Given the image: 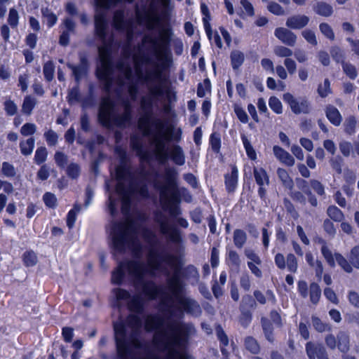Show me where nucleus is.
Segmentation results:
<instances>
[{
    "mask_svg": "<svg viewBox=\"0 0 359 359\" xmlns=\"http://www.w3.org/2000/svg\"><path fill=\"white\" fill-rule=\"evenodd\" d=\"M278 175L280 180L282 181L284 186L287 188L291 189L293 185V182L292 179L288 175L287 172L281 168H278L277 170Z\"/></svg>",
    "mask_w": 359,
    "mask_h": 359,
    "instance_id": "obj_44",
    "label": "nucleus"
},
{
    "mask_svg": "<svg viewBox=\"0 0 359 359\" xmlns=\"http://www.w3.org/2000/svg\"><path fill=\"white\" fill-rule=\"evenodd\" d=\"M211 88L210 81L208 79H205L203 83H199L197 87V95L199 97H203L206 91H210Z\"/></svg>",
    "mask_w": 359,
    "mask_h": 359,
    "instance_id": "obj_45",
    "label": "nucleus"
},
{
    "mask_svg": "<svg viewBox=\"0 0 359 359\" xmlns=\"http://www.w3.org/2000/svg\"><path fill=\"white\" fill-rule=\"evenodd\" d=\"M344 74L351 79H355L358 76L355 67L349 62H343L341 65Z\"/></svg>",
    "mask_w": 359,
    "mask_h": 359,
    "instance_id": "obj_39",
    "label": "nucleus"
},
{
    "mask_svg": "<svg viewBox=\"0 0 359 359\" xmlns=\"http://www.w3.org/2000/svg\"><path fill=\"white\" fill-rule=\"evenodd\" d=\"M325 112L326 117L332 124L335 126H340L342 121V116L337 107L329 104L325 107Z\"/></svg>",
    "mask_w": 359,
    "mask_h": 359,
    "instance_id": "obj_19",
    "label": "nucleus"
},
{
    "mask_svg": "<svg viewBox=\"0 0 359 359\" xmlns=\"http://www.w3.org/2000/svg\"><path fill=\"white\" fill-rule=\"evenodd\" d=\"M247 235L245 232L241 229H236L233 232V243L236 247L241 248L245 243Z\"/></svg>",
    "mask_w": 359,
    "mask_h": 359,
    "instance_id": "obj_30",
    "label": "nucleus"
},
{
    "mask_svg": "<svg viewBox=\"0 0 359 359\" xmlns=\"http://www.w3.org/2000/svg\"><path fill=\"white\" fill-rule=\"evenodd\" d=\"M128 306L132 311L139 313L143 309L144 300L139 295L133 296L128 302Z\"/></svg>",
    "mask_w": 359,
    "mask_h": 359,
    "instance_id": "obj_25",
    "label": "nucleus"
},
{
    "mask_svg": "<svg viewBox=\"0 0 359 359\" xmlns=\"http://www.w3.org/2000/svg\"><path fill=\"white\" fill-rule=\"evenodd\" d=\"M320 32L331 41L334 40L335 36L332 27L326 22H322L319 25Z\"/></svg>",
    "mask_w": 359,
    "mask_h": 359,
    "instance_id": "obj_46",
    "label": "nucleus"
},
{
    "mask_svg": "<svg viewBox=\"0 0 359 359\" xmlns=\"http://www.w3.org/2000/svg\"><path fill=\"white\" fill-rule=\"evenodd\" d=\"M173 32L172 28L170 27L163 28L161 32V40L158 43L156 38L144 36L142 41L143 43L149 42L152 44L154 48V54L157 60L161 62L162 65H165V62L170 59L171 53L170 50V43L172 40Z\"/></svg>",
    "mask_w": 359,
    "mask_h": 359,
    "instance_id": "obj_6",
    "label": "nucleus"
},
{
    "mask_svg": "<svg viewBox=\"0 0 359 359\" xmlns=\"http://www.w3.org/2000/svg\"><path fill=\"white\" fill-rule=\"evenodd\" d=\"M95 34L102 41H104L107 36L108 22L105 11L96 9L94 15Z\"/></svg>",
    "mask_w": 359,
    "mask_h": 359,
    "instance_id": "obj_12",
    "label": "nucleus"
},
{
    "mask_svg": "<svg viewBox=\"0 0 359 359\" xmlns=\"http://www.w3.org/2000/svg\"><path fill=\"white\" fill-rule=\"evenodd\" d=\"M43 200L46 205L50 208H54L57 205L56 196L50 192H46L43 196Z\"/></svg>",
    "mask_w": 359,
    "mask_h": 359,
    "instance_id": "obj_54",
    "label": "nucleus"
},
{
    "mask_svg": "<svg viewBox=\"0 0 359 359\" xmlns=\"http://www.w3.org/2000/svg\"><path fill=\"white\" fill-rule=\"evenodd\" d=\"M43 135L48 146H55L57 144L58 136L54 130L49 129Z\"/></svg>",
    "mask_w": 359,
    "mask_h": 359,
    "instance_id": "obj_50",
    "label": "nucleus"
},
{
    "mask_svg": "<svg viewBox=\"0 0 359 359\" xmlns=\"http://www.w3.org/2000/svg\"><path fill=\"white\" fill-rule=\"evenodd\" d=\"M4 110L8 116H12L16 114L18 111L17 104L11 100H6L4 103Z\"/></svg>",
    "mask_w": 359,
    "mask_h": 359,
    "instance_id": "obj_48",
    "label": "nucleus"
},
{
    "mask_svg": "<svg viewBox=\"0 0 359 359\" xmlns=\"http://www.w3.org/2000/svg\"><path fill=\"white\" fill-rule=\"evenodd\" d=\"M234 112L239 119V121L243 123H246L248 121V116L245 111L238 104H234L233 106Z\"/></svg>",
    "mask_w": 359,
    "mask_h": 359,
    "instance_id": "obj_53",
    "label": "nucleus"
},
{
    "mask_svg": "<svg viewBox=\"0 0 359 359\" xmlns=\"http://www.w3.org/2000/svg\"><path fill=\"white\" fill-rule=\"evenodd\" d=\"M113 296L115 297L117 302L118 301H127L130 299V294L125 290L116 288L112 290Z\"/></svg>",
    "mask_w": 359,
    "mask_h": 359,
    "instance_id": "obj_52",
    "label": "nucleus"
},
{
    "mask_svg": "<svg viewBox=\"0 0 359 359\" xmlns=\"http://www.w3.org/2000/svg\"><path fill=\"white\" fill-rule=\"evenodd\" d=\"M149 95L155 97L158 100V98L163 96L165 91L161 83H149L147 85Z\"/></svg>",
    "mask_w": 359,
    "mask_h": 359,
    "instance_id": "obj_28",
    "label": "nucleus"
},
{
    "mask_svg": "<svg viewBox=\"0 0 359 359\" xmlns=\"http://www.w3.org/2000/svg\"><path fill=\"white\" fill-rule=\"evenodd\" d=\"M100 67L96 69L97 77H104L113 75V65L108 50L104 47L99 48Z\"/></svg>",
    "mask_w": 359,
    "mask_h": 359,
    "instance_id": "obj_13",
    "label": "nucleus"
},
{
    "mask_svg": "<svg viewBox=\"0 0 359 359\" xmlns=\"http://www.w3.org/2000/svg\"><path fill=\"white\" fill-rule=\"evenodd\" d=\"M330 52L332 59L337 63H341L342 65L343 62H345L344 51L339 46H332L330 48Z\"/></svg>",
    "mask_w": 359,
    "mask_h": 359,
    "instance_id": "obj_32",
    "label": "nucleus"
},
{
    "mask_svg": "<svg viewBox=\"0 0 359 359\" xmlns=\"http://www.w3.org/2000/svg\"><path fill=\"white\" fill-rule=\"evenodd\" d=\"M43 73L45 79L48 82H50L53 79L55 74V65L53 61L49 60L43 65Z\"/></svg>",
    "mask_w": 359,
    "mask_h": 359,
    "instance_id": "obj_31",
    "label": "nucleus"
},
{
    "mask_svg": "<svg viewBox=\"0 0 359 359\" xmlns=\"http://www.w3.org/2000/svg\"><path fill=\"white\" fill-rule=\"evenodd\" d=\"M245 348L252 353H258L259 346L256 340L252 337H248L245 340Z\"/></svg>",
    "mask_w": 359,
    "mask_h": 359,
    "instance_id": "obj_55",
    "label": "nucleus"
},
{
    "mask_svg": "<svg viewBox=\"0 0 359 359\" xmlns=\"http://www.w3.org/2000/svg\"><path fill=\"white\" fill-rule=\"evenodd\" d=\"M328 216L335 222H341L344 219L342 212L336 206H330L327 209Z\"/></svg>",
    "mask_w": 359,
    "mask_h": 359,
    "instance_id": "obj_41",
    "label": "nucleus"
},
{
    "mask_svg": "<svg viewBox=\"0 0 359 359\" xmlns=\"http://www.w3.org/2000/svg\"><path fill=\"white\" fill-rule=\"evenodd\" d=\"M316 13L324 17H329L333 13V8L330 4L320 1L317 2L313 7Z\"/></svg>",
    "mask_w": 359,
    "mask_h": 359,
    "instance_id": "obj_21",
    "label": "nucleus"
},
{
    "mask_svg": "<svg viewBox=\"0 0 359 359\" xmlns=\"http://www.w3.org/2000/svg\"><path fill=\"white\" fill-rule=\"evenodd\" d=\"M230 57L233 69H238L243 65L245 60L244 54L240 50L232 51Z\"/></svg>",
    "mask_w": 359,
    "mask_h": 359,
    "instance_id": "obj_26",
    "label": "nucleus"
},
{
    "mask_svg": "<svg viewBox=\"0 0 359 359\" xmlns=\"http://www.w3.org/2000/svg\"><path fill=\"white\" fill-rule=\"evenodd\" d=\"M116 67L121 74L118 79V84L122 86L125 84V80L128 81V93L131 100H136L138 94V87L136 83H133V70L131 65L121 60L117 62Z\"/></svg>",
    "mask_w": 359,
    "mask_h": 359,
    "instance_id": "obj_8",
    "label": "nucleus"
},
{
    "mask_svg": "<svg viewBox=\"0 0 359 359\" xmlns=\"http://www.w3.org/2000/svg\"><path fill=\"white\" fill-rule=\"evenodd\" d=\"M269 105L276 114H280L283 112L282 103L278 97L271 96L269 100Z\"/></svg>",
    "mask_w": 359,
    "mask_h": 359,
    "instance_id": "obj_43",
    "label": "nucleus"
},
{
    "mask_svg": "<svg viewBox=\"0 0 359 359\" xmlns=\"http://www.w3.org/2000/svg\"><path fill=\"white\" fill-rule=\"evenodd\" d=\"M127 158H121L118 165L114 168V174L116 179L115 194L118 199H116L111 193L109 194L108 209L114 216L117 212L119 201L121 203V211L126 215L130 205V198L134 194H138L142 197H147L148 191L145 182H140L135 177L133 171L128 165ZM111 174L114 173L111 169Z\"/></svg>",
    "mask_w": 359,
    "mask_h": 359,
    "instance_id": "obj_3",
    "label": "nucleus"
},
{
    "mask_svg": "<svg viewBox=\"0 0 359 359\" xmlns=\"http://www.w3.org/2000/svg\"><path fill=\"white\" fill-rule=\"evenodd\" d=\"M67 101L70 105L81 102L79 85L76 83L75 86L68 90Z\"/></svg>",
    "mask_w": 359,
    "mask_h": 359,
    "instance_id": "obj_23",
    "label": "nucleus"
},
{
    "mask_svg": "<svg viewBox=\"0 0 359 359\" xmlns=\"http://www.w3.org/2000/svg\"><path fill=\"white\" fill-rule=\"evenodd\" d=\"M143 114L137 121V128L142 135L133 133L130 137V145L135 151L137 157H149L147 155L144 137H149V144L155 157H169L167 155V142L171 138L170 129L165 131V124L160 118L152 119L153 111H142ZM170 130H172L170 129Z\"/></svg>",
    "mask_w": 359,
    "mask_h": 359,
    "instance_id": "obj_2",
    "label": "nucleus"
},
{
    "mask_svg": "<svg viewBox=\"0 0 359 359\" xmlns=\"http://www.w3.org/2000/svg\"><path fill=\"white\" fill-rule=\"evenodd\" d=\"M67 175L73 179L79 177L80 174V168L78 165L72 163L67 168Z\"/></svg>",
    "mask_w": 359,
    "mask_h": 359,
    "instance_id": "obj_61",
    "label": "nucleus"
},
{
    "mask_svg": "<svg viewBox=\"0 0 359 359\" xmlns=\"http://www.w3.org/2000/svg\"><path fill=\"white\" fill-rule=\"evenodd\" d=\"M22 261L25 266L27 267L36 265L37 262V257L34 251H27L22 255Z\"/></svg>",
    "mask_w": 359,
    "mask_h": 359,
    "instance_id": "obj_36",
    "label": "nucleus"
},
{
    "mask_svg": "<svg viewBox=\"0 0 359 359\" xmlns=\"http://www.w3.org/2000/svg\"><path fill=\"white\" fill-rule=\"evenodd\" d=\"M8 25L13 28L15 29L18 27L19 22V14L18 11L11 8L9 10L8 17L7 19Z\"/></svg>",
    "mask_w": 359,
    "mask_h": 359,
    "instance_id": "obj_40",
    "label": "nucleus"
},
{
    "mask_svg": "<svg viewBox=\"0 0 359 359\" xmlns=\"http://www.w3.org/2000/svg\"><path fill=\"white\" fill-rule=\"evenodd\" d=\"M41 14L43 17L46 18L48 27H52L57 22V17L49 8H42Z\"/></svg>",
    "mask_w": 359,
    "mask_h": 359,
    "instance_id": "obj_37",
    "label": "nucleus"
},
{
    "mask_svg": "<svg viewBox=\"0 0 359 359\" xmlns=\"http://www.w3.org/2000/svg\"><path fill=\"white\" fill-rule=\"evenodd\" d=\"M113 26L117 30L126 29L125 15L123 10H117L113 16Z\"/></svg>",
    "mask_w": 359,
    "mask_h": 359,
    "instance_id": "obj_24",
    "label": "nucleus"
},
{
    "mask_svg": "<svg viewBox=\"0 0 359 359\" xmlns=\"http://www.w3.org/2000/svg\"><path fill=\"white\" fill-rule=\"evenodd\" d=\"M216 332L222 345L223 346H226L229 344V339L221 326L219 325L217 327Z\"/></svg>",
    "mask_w": 359,
    "mask_h": 359,
    "instance_id": "obj_63",
    "label": "nucleus"
},
{
    "mask_svg": "<svg viewBox=\"0 0 359 359\" xmlns=\"http://www.w3.org/2000/svg\"><path fill=\"white\" fill-rule=\"evenodd\" d=\"M267 9L269 12L276 15H283L285 13L284 8L278 3L274 1H271L269 3Z\"/></svg>",
    "mask_w": 359,
    "mask_h": 359,
    "instance_id": "obj_51",
    "label": "nucleus"
},
{
    "mask_svg": "<svg viewBox=\"0 0 359 359\" xmlns=\"http://www.w3.org/2000/svg\"><path fill=\"white\" fill-rule=\"evenodd\" d=\"M284 102L289 104L292 111L295 114H309L310 104L305 98L296 99L291 93H286L283 96Z\"/></svg>",
    "mask_w": 359,
    "mask_h": 359,
    "instance_id": "obj_10",
    "label": "nucleus"
},
{
    "mask_svg": "<svg viewBox=\"0 0 359 359\" xmlns=\"http://www.w3.org/2000/svg\"><path fill=\"white\" fill-rule=\"evenodd\" d=\"M274 35L287 46L293 47L297 43V35L287 28L277 27L275 29Z\"/></svg>",
    "mask_w": 359,
    "mask_h": 359,
    "instance_id": "obj_15",
    "label": "nucleus"
},
{
    "mask_svg": "<svg viewBox=\"0 0 359 359\" xmlns=\"http://www.w3.org/2000/svg\"><path fill=\"white\" fill-rule=\"evenodd\" d=\"M344 131L351 135L355 133V126H356V120L355 118L353 116H348L345 122H344Z\"/></svg>",
    "mask_w": 359,
    "mask_h": 359,
    "instance_id": "obj_42",
    "label": "nucleus"
},
{
    "mask_svg": "<svg viewBox=\"0 0 359 359\" xmlns=\"http://www.w3.org/2000/svg\"><path fill=\"white\" fill-rule=\"evenodd\" d=\"M36 130V126L34 123H27L22 126L20 133L23 136H29L33 135Z\"/></svg>",
    "mask_w": 359,
    "mask_h": 359,
    "instance_id": "obj_58",
    "label": "nucleus"
},
{
    "mask_svg": "<svg viewBox=\"0 0 359 359\" xmlns=\"http://www.w3.org/2000/svg\"><path fill=\"white\" fill-rule=\"evenodd\" d=\"M34 147V139L30 137L25 141H22L20 144L21 153L24 156L30 155L33 151Z\"/></svg>",
    "mask_w": 359,
    "mask_h": 359,
    "instance_id": "obj_33",
    "label": "nucleus"
},
{
    "mask_svg": "<svg viewBox=\"0 0 359 359\" xmlns=\"http://www.w3.org/2000/svg\"><path fill=\"white\" fill-rule=\"evenodd\" d=\"M337 348L341 352H347L349 349V338L344 332H339L337 335Z\"/></svg>",
    "mask_w": 359,
    "mask_h": 359,
    "instance_id": "obj_29",
    "label": "nucleus"
},
{
    "mask_svg": "<svg viewBox=\"0 0 359 359\" xmlns=\"http://www.w3.org/2000/svg\"><path fill=\"white\" fill-rule=\"evenodd\" d=\"M167 283L172 295L183 310L191 314H198L201 312L200 306L196 301L181 295V285L177 276L168 278Z\"/></svg>",
    "mask_w": 359,
    "mask_h": 359,
    "instance_id": "obj_7",
    "label": "nucleus"
},
{
    "mask_svg": "<svg viewBox=\"0 0 359 359\" xmlns=\"http://www.w3.org/2000/svg\"><path fill=\"white\" fill-rule=\"evenodd\" d=\"M210 144L212 151H214L215 153H218L219 151L221 139L219 133H213L211 134L210 137Z\"/></svg>",
    "mask_w": 359,
    "mask_h": 359,
    "instance_id": "obj_47",
    "label": "nucleus"
},
{
    "mask_svg": "<svg viewBox=\"0 0 359 359\" xmlns=\"http://www.w3.org/2000/svg\"><path fill=\"white\" fill-rule=\"evenodd\" d=\"M306 350L309 359H328L325 349L322 345L308 342Z\"/></svg>",
    "mask_w": 359,
    "mask_h": 359,
    "instance_id": "obj_16",
    "label": "nucleus"
},
{
    "mask_svg": "<svg viewBox=\"0 0 359 359\" xmlns=\"http://www.w3.org/2000/svg\"><path fill=\"white\" fill-rule=\"evenodd\" d=\"M150 8L152 12L146 15V27L148 30H154L160 25L161 18L157 12L154 11V1L150 4Z\"/></svg>",
    "mask_w": 359,
    "mask_h": 359,
    "instance_id": "obj_18",
    "label": "nucleus"
},
{
    "mask_svg": "<svg viewBox=\"0 0 359 359\" xmlns=\"http://www.w3.org/2000/svg\"><path fill=\"white\" fill-rule=\"evenodd\" d=\"M273 53L279 57L285 58H290V57L293 55V51L290 48L283 46H276L273 49Z\"/></svg>",
    "mask_w": 359,
    "mask_h": 359,
    "instance_id": "obj_38",
    "label": "nucleus"
},
{
    "mask_svg": "<svg viewBox=\"0 0 359 359\" xmlns=\"http://www.w3.org/2000/svg\"><path fill=\"white\" fill-rule=\"evenodd\" d=\"M339 150L344 156H348L353 150V145L347 141H342L339 145Z\"/></svg>",
    "mask_w": 359,
    "mask_h": 359,
    "instance_id": "obj_60",
    "label": "nucleus"
},
{
    "mask_svg": "<svg viewBox=\"0 0 359 359\" xmlns=\"http://www.w3.org/2000/svg\"><path fill=\"white\" fill-rule=\"evenodd\" d=\"M110 238V245L116 252L130 250L133 255L140 257L142 255L143 248L139 238H142L149 245L147 251V264L139 262H126L118 264L112 273L111 282L119 285L123 276L128 273L134 283L135 288H141L144 296L149 299H163V290L152 281H147L146 278L153 277L158 273L168 274L163 268L164 264L172 266L174 257L168 254L158 253L154 249L156 236L154 233L142 226H136L128 219L119 222H111L107 227Z\"/></svg>",
    "mask_w": 359,
    "mask_h": 359,
    "instance_id": "obj_1",
    "label": "nucleus"
},
{
    "mask_svg": "<svg viewBox=\"0 0 359 359\" xmlns=\"http://www.w3.org/2000/svg\"><path fill=\"white\" fill-rule=\"evenodd\" d=\"M309 22V18L304 15H295L289 17L285 22L286 26L292 29H301Z\"/></svg>",
    "mask_w": 359,
    "mask_h": 359,
    "instance_id": "obj_17",
    "label": "nucleus"
},
{
    "mask_svg": "<svg viewBox=\"0 0 359 359\" xmlns=\"http://www.w3.org/2000/svg\"><path fill=\"white\" fill-rule=\"evenodd\" d=\"M302 35L309 43L313 46H316L318 44L316 34L312 30L305 29L302 32Z\"/></svg>",
    "mask_w": 359,
    "mask_h": 359,
    "instance_id": "obj_56",
    "label": "nucleus"
},
{
    "mask_svg": "<svg viewBox=\"0 0 359 359\" xmlns=\"http://www.w3.org/2000/svg\"><path fill=\"white\" fill-rule=\"evenodd\" d=\"M254 177L256 183L259 185L258 194L259 197L263 200H266V186L269 184V178L266 172L262 168L254 169Z\"/></svg>",
    "mask_w": 359,
    "mask_h": 359,
    "instance_id": "obj_14",
    "label": "nucleus"
},
{
    "mask_svg": "<svg viewBox=\"0 0 359 359\" xmlns=\"http://www.w3.org/2000/svg\"><path fill=\"white\" fill-rule=\"evenodd\" d=\"M175 178V171L169 169L166 173L165 184L162 186L155 185L159 189L160 201L162 205L172 215H177L180 213Z\"/></svg>",
    "mask_w": 359,
    "mask_h": 359,
    "instance_id": "obj_5",
    "label": "nucleus"
},
{
    "mask_svg": "<svg viewBox=\"0 0 359 359\" xmlns=\"http://www.w3.org/2000/svg\"><path fill=\"white\" fill-rule=\"evenodd\" d=\"M37 104V100L35 97L31 95H27L25 97L22 104V112L26 115H31L34 108Z\"/></svg>",
    "mask_w": 359,
    "mask_h": 359,
    "instance_id": "obj_22",
    "label": "nucleus"
},
{
    "mask_svg": "<svg viewBox=\"0 0 359 359\" xmlns=\"http://www.w3.org/2000/svg\"><path fill=\"white\" fill-rule=\"evenodd\" d=\"M321 252L330 266L334 267L335 266V261H337L338 264L346 272L351 273L352 271V267L348 261L339 253H335L333 255L325 243L321 248Z\"/></svg>",
    "mask_w": 359,
    "mask_h": 359,
    "instance_id": "obj_11",
    "label": "nucleus"
},
{
    "mask_svg": "<svg viewBox=\"0 0 359 359\" xmlns=\"http://www.w3.org/2000/svg\"><path fill=\"white\" fill-rule=\"evenodd\" d=\"M157 101V99L148 94L142 97L140 100V107L142 111H153L154 104Z\"/></svg>",
    "mask_w": 359,
    "mask_h": 359,
    "instance_id": "obj_27",
    "label": "nucleus"
},
{
    "mask_svg": "<svg viewBox=\"0 0 359 359\" xmlns=\"http://www.w3.org/2000/svg\"><path fill=\"white\" fill-rule=\"evenodd\" d=\"M309 294L311 302L313 304H317L321 295L320 288L317 283H313L310 285Z\"/></svg>",
    "mask_w": 359,
    "mask_h": 359,
    "instance_id": "obj_35",
    "label": "nucleus"
},
{
    "mask_svg": "<svg viewBox=\"0 0 359 359\" xmlns=\"http://www.w3.org/2000/svg\"><path fill=\"white\" fill-rule=\"evenodd\" d=\"M245 255L250 260V262H252L257 265H260L262 264L261 259L253 250L247 249L245 250Z\"/></svg>",
    "mask_w": 359,
    "mask_h": 359,
    "instance_id": "obj_64",
    "label": "nucleus"
},
{
    "mask_svg": "<svg viewBox=\"0 0 359 359\" xmlns=\"http://www.w3.org/2000/svg\"><path fill=\"white\" fill-rule=\"evenodd\" d=\"M238 184V170L233 166L230 174L225 175L226 188L229 192L233 191Z\"/></svg>",
    "mask_w": 359,
    "mask_h": 359,
    "instance_id": "obj_20",
    "label": "nucleus"
},
{
    "mask_svg": "<svg viewBox=\"0 0 359 359\" xmlns=\"http://www.w3.org/2000/svg\"><path fill=\"white\" fill-rule=\"evenodd\" d=\"M349 259L353 266L359 269V246H355L351 250Z\"/></svg>",
    "mask_w": 359,
    "mask_h": 359,
    "instance_id": "obj_59",
    "label": "nucleus"
},
{
    "mask_svg": "<svg viewBox=\"0 0 359 359\" xmlns=\"http://www.w3.org/2000/svg\"><path fill=\"white\" fill-rule=\"evenodd\" d=\"M330 82L328 79L324 80L323 84H320L318 88V93L321 97H327L331 93Z\"/></svg>",
    "mask_w": 359,
    "mask_h": 359,
    "instance_id": "obj_49",
    "label": "nucleus"
},
{
    "mask_svg": "<svg viewBox=\"0 0 359 359\" xmlns=\"http://www.w3.org/2000/svg\"><path fill=\"white\" fill-rule=\"evenodd\" d=\"M287 267L288 271L295 273L297 270V261L293 254H288L287 255Z\"/></svg>",
    "mask_w": 359,
    "mask_h": 359,
    "instance_id": "obj_57",
    "label": "nucleus"
},
{
    "mask_svg": "<svg viewBox=\"0 0 359 359\" xmlns=\"http://www.w3.org/2000/svg\"><path fill=\"white\" fill-rule=\"evenodd\" d=\"M81 207L78 204H75L74 208L70 210L67 216V225L69 229H72L76 222V215L79 212Z\"/></svg>",
    "mask_w": 359,
    "mask_h": 359,
    "instance_id": "obj_34",
    "label": "nucleus"
},
{
    "mask_svg": "<svg viewBox=\"0 0 359 359\" xmlns=\"http://www.w3.org/2000/svg\"><path fill=\"white\" fill-rule=\"evenodd\" d=\"M123 112L114 114V104L109 100H103L100 106L98 111V121L100 123L107 128L116 126L125 128L130 126L133 119V107L128 100L122 101Z\"/></svg>",
    "mask_w": 359,
    "mask_h": 359,
    "instance_id": "obj_4",
    "label": "nucleus"
},
{
    "mask_svg": "<svg viewBox=\"0 0 359 359\" xmlns=\"http://www.w3.org/2000/svg\"><path fill=\"white\" fill-rule=\"evenodd\" d=\"M284 65L285 66L288 73L290 75L294 74L297 70V64L295 61L292 58H285L284 60Z\"/></svg>",
    "mask_w": 359,
    "mask_h": 359,
    "instance_id": "obj_62",
    "label": "nucleus"
},
{
    "mask_svg": "<svg viewBox=\"0 0 359 359\" xmlns=\"http://www.w3.org/2000/svg\"><path fill=\"white\" fill-rule=\"evenodd\" d=\"M79 63L78 65L67 63V67L72 70V76L78 85H79L83 78L88 76L90 69V62L86 53L79 52Z\"/></svg>",
    "mask_w": 359,
    "mask_h": 359,
    "instance_id": "obj_9",
    "label": "nucleus"
}]
</instances>
